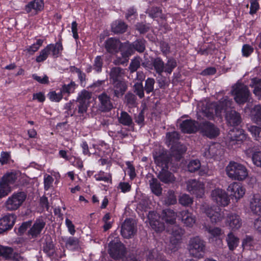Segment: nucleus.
Here are the masks:
<instances>
[{"mask_svg": "<svg viewBox=\"0 0 261 261\" xmlns=\"http://www.w3.org/2000/svg\"><path fill=\"white\" fill-rule=\"evenodd\" d=\"M226 119L228 124L234 127L239 126L242 122L240 114L234 110H231L226 114ZM246 138L243 129L233 127L228 132L225 145L229 149H236L240 147Z\"/></svg>", "mask_w": 261, "mask_h": 261, "instance_id": "1", "label": "nucleus"}, {"mask_svg": "<svg viewBox=\"0 0 261 261\" xmlns=\"http://www.w3.org/2000/svg\"><path fill=\"white\" fill-rule=\"evenodd\" d=\"M161 217L166 225L169 227L167 228V231L175 237V239L171 240L169 249L172 251H175L177 249L181 236L183 234L182 229L176 224L177 214L172 210L166 209L162 211Z\"/></svg>", "mask_w": 261, "mask_h": 261, "instance_id": "2", "label": "nucleus"}, {"mask_svg": "<svg viewBox=\"0 0 261 261\" xmlns=\"http://www.w3.org/2000/svg\"><path fill=\"white\" fill-rule=\"evenodd\" d=\"M123 70L119 67L111 69L110 76L114 87V95L117 97L122 96L127 89L126 82L122 80Z\"/></svg>", "mask_w": 261, "mask_h": 261, "instance_id": "3", "label": "nucleus"}, {"mask_svg": "<svg viewBox=\"0 0 261 261\" xmlns=\"http://www.w3.org/2000/svg\"><path fill=\"white\" fill-rule=\"evenodd\" d=\"M226 172L230 178L239 181L244 180L248 175L246 167L234 161L229 162L226 168Z\"/></svg>", "mask_w": 261, "mask_h": 261, "instance_id": "4", "label": "nucleus"}, {"mask_svg": "<svg viewBox=\"0 0 261 261\" xmlns=\"http://www.w3.org/2000/svg\"><path fill=\"white\" fill-rule=\"evenodd\" d=\"M154 159L156 164L163 168L158 176V178L165 184L173 183L175 180V177L171 172L165 169L168 168V159L167 156L165 155H154Z\"/></svg>", "mask_w": 261, "mask_h": 261, "instance_id": "5", "label": "nucleus"}, {"mask_svg": "<svg viewBox=\"0 0 261 261\" xmlns=\"http://www.w3.org/2000/svg\"><path fill=\"white\" fill-rule=\"evenodd\" d=\"M188 248L191 255L201 258L205 251V244L199 237H193L189 240Z\"/></svg>", "mask_w": 261, "mask_h": 261, "instance_id": "6", "label": "nucleus"}, {"mask_svg": "<svg viewBox=\"0 0 261 261\" xmlns=\"http://www.w3.org/2000/svg\"><path fill=\"white\" fill-rule=\"evenodd\" d=\"M231 94L237 103L243 105L248 100L250 91L246 86L238 84L232 87Z\"/></svg>", "mask_w": 261, "mask_h": 261, "instance_id": "7", "label": "nucleus"}, {"mask_svg": "<svg viewBox=\"0 0 261 261\" xmlns=\"http://www.w3.org/2000/svg\"><path fill=\"white\" fill-rule=\"evenodd\" d=\"M178 139L179 134L176 132L174 131L171 133H168L166 134V143L168 146H171V148L172 149V153L173 155L176 154V153L174 152L176 149V146L177 145V147L179 148L177 149V154L176 156L177 159L180 158L181 155L186 151V148L184 146L178 143Z\"/></svg>", "mask_w": 261, "mask_h": 261, "instance_id": "8", "label": "nucleus"}, {"mask_svg": "<svg viewBox=\"0 0 261 261\" xmlns=\"http://www.w3.org/2000/svg\"><path fill=\"white\" fill-rule=\"evenodd\" d=\"M27 195L24 192H20L13 193L9 196L5 202V207L7 210H17L25 201Z\"/></svg>", "mask_w": 261, "mask_h": 261, "instance_id": "9", "label": "nucleus"}, {"mask_svg": "<svg viewBox=\"0 0 261 261\" xmlns=\"http://www.w3.org/2000/svg\"><path fill=\"white\" fill-rule=\"evenodd\" d=\"M109 246V252L113 258L118 259L124 256L125 252V247L120 242H111Z\"/></svg>", "mask_w": 261, "mask_h": 261, "instance_id": "10", "label": "nucleus"}, {"mask_svg": "<svg viewBox=\"0 0 261 261\" xmlns=\"http://www.w3.org/2000/svg\"><path fill=\"white\" fill-rule=\"evenodd\" d=\"M136 224L133 219H126L121 226V233L125 238H130L136 233Z\"/></svg>", "mask_w": 261, "mask_h": 261, "instance_id": "11", "label": "nucleus"}, {"mask_svg": "<svg viewBox=\"0 0 261 261\" xmlns=\"http://www.w3.org/2000/svg\"><path fill=\"white\" fill-rule=\"evenodd\" d=\"M187 190L197 197H202L204 194L203 184L195 179H190L187 182Z\"/></svg>", "mask_w": 261, "mask_h": 261, "instance_id": "12", "label": "nucleus"}, {"mask_svg": "<svg viewBox=\"0 0 261 261\" xmlns=\"http://www.w3.org/2000/svg\"><path fill=\"white\" fill-rule=\"evenodd\" d=\"M221 207L227 206L229 203V198L227 193L223 190L216 189L213 190V201Z\"/></svg>", "mask_w": 261, "mask_h": 261, "instance_id": "13", "label": "nucleus"}, {"mask_svg": "<svg viewBox=\"0 0 261 261\" xmlns=\"http://www.w3.org/2000/svg\"><path fill=\"white\" fill-rule=\"evenodd\" d=\"M227 191L230 193L231 196L238 200L243 197L246 190L241 183L233 182L228 186Z\"/></svg>", "mask_w": 261, "mask_h": 261, "instance_id": "14", "label": "nucleus"}, {"mask_svg": "<svg viewBox=\"0 0 261 261\" xmlns=\"http://www.w3.org/2000/svg\"><path fill=\"white\" fill-rule=\"evenodd\" d=\"M160 217L154 212H150L148 215V219L151 228L156 232H159L164 230L165 226L163 223L159 221Z\"/></svg>", "mask_w": 261, "mask_h": 261, "instance_id": "15", "label": "nucleus"}, {"mask_svg": "<svg viewBox=\"0 0 261 261\" xmlns=\"http://www.w3.org/2000/svg\"><path fill=\"white\" fill-rule=\"evenodd\" d=\"M134 48L133 46V43L130 44L129 42H126L124 43H122L120 51L121 55L123 58L122 59H118L115 61V64H123L127 61V58L133 53Z\"/></svg>", "mask_w": 261, "mask_h": 261, "instance_id": "16", "label": "nucleus"}, {"mask_svg": "<svg viewBox=\"0 0 261 261\" xmlns=\"http://www.w3.org/2000/svg\"><path fill=\"white\" fill-rule=\"evenodd\" d=\"M178 216L187 227H192L196 223V218L195 216L188 210L180 212Z\"/></svg>", "mask_w": 261, "mask_h": 261, "instance_id": "17", "label": "nucleus"}, {"mask_svg": "<svg viewBox=\"0 0 261 261\" xmlns=\"http://www.w3.org/2000/svg\"><path fill=\"white\" fill-rule=\"evenodd\" d=\"M226 224L232 230L239 229L242 225V220L240 216L235 214L228 212L226 218Z\"/></svg>", "mask_w": 261, "mask_h": 261, "instance_id": "18", "label": "nucleus"}, {"mask_svg": "<svg viewBox=\"0 0 261 261\" xmlns=\"http://www.w3.org/2000/svg\"><path fill=\"white\" fill-rule=\"evenodd\" d=\"M99 109L102 112H107L113 109V106L111 98L106 93H102L98 95Z\"/></svg>", "mask_w": 261, "mask_h": 261, "instance_id": "19", "label": "nucleus"}, {"mask_svg": "<svg viewBox=\"0 0 261 261\" xmlns=\"http://www.w3.org/2000/svg\"><path fill=\"white\" fill-rule=\"evenodd\" d=\"M121 44L119 40L110 38L105 42V48L109 53L116 54L120 50Z\"/></svg>", "mask_w": 261, "mask_h": 261, "instance_id": "20", "label": "nucleus"}, {"mask_svg": "<svg viewBox=\"0 0 261 261\" xmlns=\"http://www.w3.org/2000/svg\"><path fill=\"white\" fill-rule=\"evenodd\" d=\"M230 105L231 101L227 96L223 97L218 103L213 101V108H215V113L218 116L220 115L223 112H225Z\"/></svg>", "mask_w": 261, "mask_h": 261, "instance_id": "21", "label": "nucleus"}, {"mask_svg": "<svg viewBox=\"0 0 261 261\" xmlns=\"http://www.w3.org/2000/svg\"><path fill=\"white\" fill-rule=\"evenodd\" d=\"M15 219L16 217L13 214L6 215L0 219V233L12 228Z\"/></svg>", "mask_w": 261, "mask_h": 261, "instance_id": "22", "label": "nucleus"}, {"mask_svg": "<svg viewBox=\"0 0 261 261\" xmlns=\"http://www.w3.org/2000/svg\"><path fill=\"white\" fill-rule=\"evenodd\" d=\"M199 124L194 120H186L180 124L182 132L187 133H193L196 132L199 128Z\"/></svg>", "mask_w": 261, "mask_h": 261, "instance_id": "23", "label": "nucleus"}, {"mask_svg": "<svg viewBox=\"0 0 261 261\" xmlns=\"http://www.w3.org/2000/svg\"><path fill=\"white\" fill-rule=\"evenodd\" d=\"M212 105L211 101L204 100L198 104L200 116L206 117L208 119H211L212 115Z\"/></svg>", "mask_w": 261, "mask_h": 261, "instance_id": "24", "label": "nucleus"}, {"mask_svg": "<svg viewBox=\"0 0 261 261\" xmlns=\"http://www.w3.org/2000/svg\"><path fill=\"white\" fill-rule=\"evenodd\" d=\"M44 7V3L42 0H34L28 3L25 6V10L27 13L36 14L41 11Z\"/></svg>", "mask_w": 261, "mask_h": 261, "instance_id": "25", "label": "nucleus"}, {"mask_svg": "<svg viewBox=\"0 0 261 261\" xmlns=\"http://www.w3.org/2000/svg\"><path fill=\"white\" fill-rule=\"evenodd\" d=\"M250 208L254 215L261 216V198L259 196L254 195L250 202Z\"/></svg>", "mask_w": 261, "mask_h": 261, "instance_id": "26", "label": "nucleus"}, {"mask_svg": "<svg viewBox=\"0 0 261 261\" xmlns=\"http://www.w3.org/2000/svg\"><path fill=\"white\" fill-rule=\"evenodd\" d=\"M45 225L42 220H37L29 231V234L33 238L37 237L42 231Z\"/></svg>", "mask_w": 261, "mask_h": 261, "instance_id": "27", "label": "nucleus"}, {"mask_svg": "<svg viewBox=\"0 0 261 261\" xmlns=\"http://www.w3.org/2000/svg\"><path fill=\"white\" fill-rule=\"evenodd\" d=\"M250 117L251 119L254 123L261 124V105H255L251 109L250 111Z\"/></svg>", "mask_w": 261, "mask_h": 261, "instance_id": "28", "label": "nucleus"}, {"mask_svg": "<svg viewBox=\"0 0 261 261\" xmlns=\"http://www.w3.org/2000/svg\"><path fill=\"white\" fill-rule=\"evenodd\" d=\"M18 173L15 171L7 172L1 178V180L6 185L11 187V185H14L17 178Z\"/></svg>", "mask_w": 261, "mask_h": 261, "instance_id": "29", "label": "nucleus"}, {"mask_svg": "<svg viewBox=\"0 0 261 261\" xmlns=\"http://www.w3.org/2000/svg\"><path fill=\"white\" fill-rule=\"evenodd\" d=\"M46 49L49 54H51L54 58H57L61 54L63 50L61 43L57 42L56 44H50L46 46Z\"/></svg>", "mask_w": 261, "mask_h": 261, "instance_id": "30", "label": "nucleus"}, {"mask_svg": "<svg viewBox=\"0 0 261 261\" xmlns=\"http://www.w3.org/2000/svg\"><path fill=\"white\" fill-rule=\"evenodd\" d=\"M149 182L152 192L156 196H160L162 194V188L158 180L156 178H152Z\"/></svg>", "mask_w": 261, "mask_h": 261, "instance_id": "31", "label": "nucleus"}, {"mask_svg": "<svg viewBox=\"0 0 261 261\" xmlns=\"http://www.w3.org/2000/svg\"><path fill=\"white\" fill-rule=\"evenodd\" d=\"M228 212L223 208L218 207V208H215V211L213 210V220L215 223L220 222L224 218L225 216L227 217Z\"/></svg>", "mask_w": 261, "mask_h": 261, "instance_id": "32", "label": "nucleus"}, {"mask_svg": "<svg viewBox=\"0 0 261 261\" xmlns=\"http://www.w3.org/2000/svg\"><path fill=\"white\" fill-rule=\"evenodd\" d=\"M250 86L254 88L253 93L258 99H261V80L253 78Z\"/></svg>", "mask_w": 261, "mask_h": 261, "instance_id": "33", "label": "nucleus"}, {"mask_svg": "<svg viewBox=\"0 0 261 261\" xmlns=\"http://www.w3.org/2000/svg\"><path fill=\"white\" fill-rule=\"evenodd\" d=\"M226 241L229 249L231 251H233L237 247L239 242V239L232 232L229 233L227 235Z\"/></svg>", "mask_w": 261, "mask_h": 261, "instance_id": "34", "label": "nucleus"}, {"mask_svg": "<svg viewBox=\"0 0 261 261\" xmlns=\"http://www.w3.org/2000/svg\"><path fill=\"white\" fill-rule=\"evenodd\" d=\"M152 63L156 72L161 75L165 70V64L162 60L160 58L153 59Z\"/></svg>", "mask_w": 261, "mask_h": 261, "instance_id": "35", "label": "nucleus"}, {"mask_svg": "<svg viewBox=\"0 0 261 261\" xmlns=\"http://www.w3.org/2000/svg\"><path fill=\"white\" fill-rule=\"evenodd\" d=\"M212 209L211 208H208L205 211V214L207 216V219H206L204 223H203V227L206 231H207L210 233H212V229L211 228V225L212 223Z\"/></svg>", "mask_w": 261, "mask_h": 261, "instance_id": "36", "label": "nucleus"}, {"mask_svg": "<svg viewBox=\"0 0 261 261\" xmlns=\"http://www.w3.org/2000/svg\"><path fill=\"white\" fill-rule=\"evenodd\" d=\"M91 96L92 94L91 92L86 90H83L79 93L76 101L89 104V100L91 98Z\"/></svg>", "mask_w": 261, "mask_h": 261, "instance_id": "37", "label": "nucleus"}, {"mask_svg": "<svg viewBox=\"0 0 261 261\" xmlns=\"http://www.w3.org/2000/svg\"><path fill=\"white\" fill-rule=\"evenodd\" d=\"M126 25L120 21H115L112 25V29L115 33H122L126 31Z\"/></svg>", "mask_w": 261, "mask_h": 261, "instance_id": "38", "label": "nucleus"}, {"mask_svg": "<svg viewBox=\"0 0 261 261\" xmlns=\"http://www.w3.org/2000/svg\"><path fill=\"white\" fill-rule=\"evenodd\" d=\"M119 122L126 126H130L133 123L131 117L125 112H122L118 117Z\"/></svg>", "mask_w": 261, "mask_h": 261, "instance_id": "39", "label": "nucleus"}, {"mask_svg": "<svg viewBox=\"0 0 261 261\" xmlns=\"http://www.w3.org/2000/svg\"><path fill=\"white\" fill-rule=\"evenodd\" d=\"M255 243L253 238L251 236H246L242 242V246L244 249L253 250Z\"/></svg>", "mask_w": 261, "mask_h": 261, "instance_id": "40", "label": "nucleus"}, {"mask_svg": "<svg viewBox=\"0 0 261 261\" xmlns=\"http://www.w3.org/2000/svg\"><path fill=\"white\" fill-rule=\"evenodd\" d=\"M76 87V85L74 82H71L68 84H64L62 86L61 90L63 94L67 93L69 95L73 93Z\"/></svg>", "mask_w": 261, "mask_h": 261, "instance_id": "41", "label": "nucleus"}, {"mask_svg": "<svg viewBox=\"0 0 261 261\" xmlns=\"http://www.w3.org/2000/svg\"><path fill=\"white\" fill-rule=\"evenodd\" d=\"M78 103L77 105V109H75L74 112V114H76V112L77 114L81 116H84L87 113L88 107L89 104L82 102L80 101H76Z\"/></svg>", "mask_w": 261, "mask_h": 261, "instance_id": "42", "label": "nucleus"}, {"mask_svg": "<svg viewBox=\"0 0 261 261\" xmlns=\"http://www.w3.org/2000/svg\"><path fill=\"white\" fill-rule=\"evenodd\" d=\"M95 179L97 181H103L108 182L111 180V175L110 173H105L100 171L94 175Z\"/></svg>", "mask_w": 261, "mask_h": 261, "instance_id": "43", "label": "nucleus"}, {"mask_svg": "<svg viewBox=\"0 0 261 261\" xmlns=\"http://www.w3.org/2000/svg\"><path fill=\"white\" fill-rule=\"evenodd\" d=\"M176 66L177 63L176 61L173 59H170L165 65V70L164 72L171 74Z\"/></svg>", "mask_w": 261, "mask_h": 261, "instance_id": "44", "label": "nucleus"}, {"mask_svg": "<svg viewBox=\"0 0 261 261\" xmlns=\"http://www.w3.org/2000/svg\"><path fill=\"white\" fill-rule=\"evenodd\" d=\"M201 130L204 135L206 136L210 139L212 138V126L210 122H205L203 123Z\"/></svg>", "mask_w": 261, "mask_h": 261, "instance_id": "45", "label": "nucleus"}, {"mask_svg": "<svg viewBox=\"0 0 261 261\" xmlns=\"http://www.w3.org/2000/svg\"><path fill=\"white\" fill-rule=\"evenodd\" d=\"M43 43V40L41 39H38L36 42L34 43L31 46H29L26 50L31 55H33L35 52L37 51L39 48L42 46Z\"/></svg>", "mask_w": 261, "mask_h": 261, "instance_id": "46", "label": "nucleus"}, {"mask_svg": "<svg viewBox=\"0 0 261 261\" xmlns=\"http://www.w3.org/2000/svg\"><path fill=\"white\" fill-rule=\"evenodd\" d=\"M249 131L251 133L252 137L256 140H258L261 137V127L255 125H251L248 128Z\"/></svg>", "mask_w": 261, "mask_h": 261, "instance_id": "47", "label": "nucleus"}, {"mask_svg": "<svg viewBox=\"0 0 261 261\" xmlns=\"http://www.w3.org/2000/svg\"><path fill=\"white\" fill-rule=\"evenodd\" d=\"M63 93L60 90V92L57 93L56 91H51L48 94L49 99L54 102H59L63 98Z\"/></svg>", "mask_w": 261, "mask_h": 261, "instance_id": "48", "label": "nucleus"}, {"mask_svg": "<svg viewBox=\"0 0 261 261\" xmlns=\"http://www.w3.org/2000/svg\"><path fill=\"white\" fill-rule=\"evenodd\" d=\"M145 40L143 39H139L133 43V46L135 50L138 52H143L145 48Z\"/></svg>", "mask_w": 261, "mask_h": 261, "instance_id": "49", "label": "nucleus"}, {"mask_svg": "<svg viewBox=\"0 0 261 261\" xmlns=\"http://www.w3.org/2000/svg\"><path fill=\"white\" fill-rule=\"evenodd\" d=\"M201 167V164L199 160H194L190 162L188 165V169L190 172H194L199 169Z\"/></svg>", "mask_w": 261, "mask_h": 261, "instance_id": "50", "label": "nucleus"}, {"mask_svg": "<svg viewBox=\"0 0 261 261\" xmlns=\"http://www.w3.org/2000/svg\"><path fill=\"white\" fill-rule=\"evenodd\" d=\"M11 191V187H8L0 180V198L8 195Z\"/></svg>", "mask_w": 261, "mask_h": 261, "instance_id": "51", "label": "nucleus"}, {"mask_svg": "<svg viewBox=\"0 0 261 261\" xmlns=\"http://www.w3.org/2000/svg\"><path fill=\"white\" fill-rule=\"evenodd\" d=\"M254 48L248 44H244L242 48V56L244 57H249L253 52Z\"/></svg>", "mask_w": 261, "mask_h": 261, "instance_id": "52", "label": "nucleus"}, {"mask_svg": "<svg viewBox=\"0 0 261 261\" xmlns=\"http://www.w3.org/2000/svg\"><path fill=\"white\" fill-rule=\"evenodd\" d=\"M176 198L174 195V193L172 191H169L168 192V195L165 200V203L167 205L174 204L176 203Z\"/></svg>", "mask_w": 261, "mask_h": 261, "instance_id": "53", "label": "nucleus"}, {"mask_svg": "<svg viewBox=\"0 0 261 261\" xmlns=\"http://www.w3.org/2000/svg\"><path fill=\"white\" fill-rule=\"evenodd\" d=\"M13 249L11 248L0 246V256L9 258L11 257Z\"/></svg>", "mask_w": 261, "mask_h": 261, "instance_id": "54", "label": "nucleus"}, {"mask_svg": "<svg viewBox=\"0 0 261 261\" xmlns=\"http://www.w3.org/2000/svg\"><path fill=\"white\" fill-rule=\"evenodd\" d=\"M141 59L137 57L132 60L129 66L131 72L136 71L140 66Z\"/></svg>", "mask_w": 261, "mask_h": 261, "instance_id": "55", "label": "nucleus"}, {"mask_svg": "<svg viewBox=\"0 0 261 261\" xmlns=\"http://www.w3.org/2000/svg\"><path fill=\"white\" fill-rule=\"evenodd\" d=\"M149 16L152 18L162 17V10L158 7H153L148 10Z\"/></svg>", "mask_w": 261, "mask_h": 261, "instance_id": "56", "label": "nucleus"}, {"mask_svg": "<svg viewBox=\"0 0 261 261\" xmlns=\"http://www.w3.org/2000/svg\"><path fill=\"white\" fill-rule=\"evenodd\" d=\"M155 81L152 78H148L145 82V90L147 93L153 91Z\"/></svg>", "mask_w": 261, "mask_h": 261, "instance_id": "57", "label": "nucleus"}, {"mask_svg": "<svg viewBox=\"0 0 261 261\" xmlns=\"http://www.w3.org/2000/svg\"><path fill=\"white\" fill-rule=\"evenodd\" d=\"M179 203L184 206H188L193 202L192 199L187 194H182L179 198Z\"/></svg>", "mask_w": 261, "mask_h": 261, "instance_id": "58", "label": "nucleus"}, {"mask_svg": "<svg viewBox=\"0 0 261 261\" xmlns=\"http://www.w3.org/2000/svg\"><path fill=\"white\" fill-rule=\"evenodd\" d=\"M111 216L109 213L106 214L102 218V221L105 224L103 226L105 231H107L111 228L112 221H110Z\"/></svg>", "mask_w": 261, "mask_h": 261, "instance_id": "59", "label": "nucleus"}, {"mask_svg": "<svg viewBox=\"0 0 261 261\" xmlns=\"http://www.w3.org/2000/svg\"><path fill=\"white\" fill-rule=\"evenodd\" d=\"M49 55L46 48L45 47L44 49L41 50L39 55L36 57V61L37 62H42L45 61Z\"/></svg>", "mask_w": 261, "mask_h": 261, "instance_id": "60", "label": "nucleus"}, {"mask_svg": "<svg viewBox=\"0 0 261 261\" xmlns=\"http://www.w3.org/2000/svg\"><path fill=\"white\" fill-rule=\"evenodd\" d=\"M102 59L101 56H97L94 59V62L93 64L94 69L96 72H100L102 66Z\"/></svg>", "mask_w": 261, "mask_h": 261, "instance_id": "61", "label": "nucleus"}, {"mask_svg": "<svg viewBox=\"0 0 261 261\" xmlns=\"http://www.w3.org/2000/svg\"><path fill=\"white\" fill-rule=\"evenodd\" d=\"M135 92L140 98L144 97V89L142 83H136L134 85Z\"/></svg>", "mask_w": 261, "mask_h": 261, "instance_id": "62", "label": "nucleus"}, {"mask_svg": "<svg viewBox=\"0 0 261 261\" xmlns=\"http://www.w3.org/2000/svg\"><path fill=\"white\" fill-rule=\"evenodd\" d=\"M125 100L127 104L130 107H134L136 103V98L135 95L132 93H127L125 96Z\"/></svg>", "mask_w": 261, "mask_h": 261, "instance_id": "63", "label": "nucleus"}, {"mask_svg": "<svg viewBox=\"0 0 261 261\" xmlns=\"http://www.w3.org/2000/svg\"><path fill=\"white\" fill-rule=\"evenodd\" d=\"M252 161L254 165L261 167V151H256L253 154Z\"/></svg>", "mask_w": 261, "mask_h": 261, "instance_id": "64", "label": "nucleus"}]
</instances>
